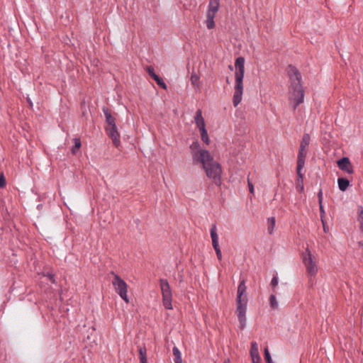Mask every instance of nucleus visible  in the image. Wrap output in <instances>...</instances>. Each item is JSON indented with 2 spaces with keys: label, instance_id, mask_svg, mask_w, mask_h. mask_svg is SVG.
Instances as JSON below:
<instances>
[{
  "label": "nucleus",
  "instance_id": "f257e3e1",
  "mask_svg": "<svg viewBox=\"0 0 363 363\" xmlns=\"http://www.w3.org/2000/svg\"><path fill=\"white\" fill-rule=\"evenodd\" d=\"M201 164L206 176L212 179L217 186L222 184L220 164L214 160L208 151H201L194 155V164Z\"/></svg>",
  "mask_w": 363,
  "mask_h": 363
},
{
  "label": "nucleus",
  "instance_id": "f03ea898",
  "mask_svg": "<svg viewBox=\"0 0 363 363\" xmlns=\"http://www.w3.org/2000/svg\"><path fill=\"white\" fill-rule=\"evenodd\" d=\"M290 80L289 99L293 110L295 111L298 105L304 101V91L301 85L300 72L293 65H289L287 69Z\"/></svg>",
  "mask_w": 363,
  "mask_h": 363
},
{
  "label": "nucleus",
  "instance_id": "7ed1b4c3",
  "mask_svg": "<svg viewBox=\"0 0 363 363\" xmlns=\"http://www.w3.org/2000/svg\"><path fill=\"white\" fill-rule=\"evenodd\" d=\"M245 280L242 279L240 281L238 286L237 298H236V314L240 323V328L244 329L246 327L247 319H246V311L247 298L245 294L246 292Z\"/></svg>",
  "mask_w": 363,
  "mask_h": 363
},
{
  "label": "nucleus",
  "instance_id": "20e7f679",
  "mask_svg": "<svg viewBox=\"0 0 363 363\" xmlns=\"http://www.w3.org/2000/svg\"><path fill=\"white\" fill-rule=\"evenodd\" d=\"M235 84L234 86V94L233 97V104L235 107L238 106L242 101L243 93V78L245 74V59L239 57L236 59L235 63Z\"/></svg>",
  "mask_w": 363,
  "mask_h": 363
},
{
  "label": "nucleus",
  "instance_id": "39448f33",
  "mask_svg": "<svg viewBox=\"0 0 363 363\" xmlns=\"http://www.w3.org/2000/svg\"><path fill=\"white\" fill-rule=\"evenodd\" d=\"M160 286L162 296V304L166 309H172V292L167 279H160Z\"/></svg>",
  "mask_w": 363,
  "mask_h": 363
},
{
  "label": "nucleus",
  "instance_id": "423d86ee",
  "mask_svg": "<svg viewBox=\"0 0 363 363\" xmlns=\"http://www.w3.org/2000/svg\"><path fill=\"white\" fill-rule=\"evenodd\" d=\"M220 8V0H209L206 12V26L208 29L215 28L214 18Z\"/></svg>",
  "mask_w": 363,
  "mask_h": 363
},
{
  "label": "nucleus",
  "instance_id": "0eeeda50",
  "mask_svg": "<svg viewBox=\"0 0 363 363\" xmlns=\"http://www.w3.org/2000/svg\"><path fill=\"white\" fill-rule=\"evenodd\" d=\"M301 257L307 273L311 277L315 276L318 272V266L311 251L307 248Z\"/></svg>",
  "mask_w": 363,
  "mask_h": 363
},
{
  "label": "nucleus",
  "instance_id": "6e6552de",
  "mask_svg": "<svg viewBox=\"0 0 363 363\" xmlns=\"http://www.w3.org/2000/svg\"><path fill=\"white\" fill-rule=\"evenodd\" d=\"M112 284L114 286L116 292L120 296V297L126 303H129V298L127 295V284L118 274H114Z\"/></svg>",
  "mask_w": 363,
  "mask_h": 363
},
{
  "label": "nucleus",
  "instance_id": "1a4fd4ad",
  "mask_svg": "<svg viewBox=\"0 0 363 363\" xmlns=\"http://www.w3.org/2000/svg\"><path fill=\"white\" fill-rule=\"evenodd\" d=\"M210 233H211V238L212 240V245L216 251L217 257L219 260H221L222 259V253H221V250L219 247L218 235L217 233V228H216V224L212 225L211 230H210Z\"/></svg>",
  "mask_w": 363,
  "mask_h": 363
},
{
  "label": "nucleus",
  "instance_id": "9d476101",
  "mask_svg": "<svg viewBox=\"0 0 363 363\" xmlns=\"http://www.w3.org/2000/svg\"><path fill=\"white\" fill-rule=\"evenodd\" d=\"M106 131L108 137L112 140L113 145L116 147L118 148L121 146V140L116 125L106 126Z\"/></svg>",
  "mask_w": 363,
  "mask_h": 363
},
{
  "label": "nucleus",
  "instance_id": "9b49d317",
  "mask_svg": "<svg viewBox=\"0 0 363 363\" xmlns=\"http://www.w3.org/2000/svg\"><path fill=\"white\" fill-rule=\"evenodd\" d=\"M337 164L338 167L341 170H342L350 174H353V172H354L353 167H352V165L350 160L348 157H344L341 158L340 160H339L337 162Z\"/></svg>",
  "mask_w": 363,
  "mask_h": 363
},
{
  "label": "nucleus",
  "instance_id": "f8f14e48",
  "mask_svg": "<svg viewBox=\"0 0 363 363\" xmlns=\"http://www.w3.org/2000/svg\"><path fill=\"white\" fill-rule=\"evenodd\" d=\"M250 356L252 363H260L261 357L259 353L258 345L256 342H251Z\"/></svg>",
  "mask_w": 363,
  "mask_h": 363
},
{
  "label": "nucleus",
  "instance_id": "ddd939ff",
  "mask_svg": "<svg viewBox=\"0 0 363 363\" xmlns=\"http://www.w3.org/2000/svg\"><path fill=\"white\" fill-rule=\"evenodd\" d=\"M147 71L149 75L157 82V84L163 89H167V85L162 80V79L157 75L154 70V68L152 67H147Z\"/></svg>",
  "mask_w": 363,
  "mask_h": 363
},
{
  "label": "nucleus",
  "instance_id": "4468645a",
  "mask_svg": "<svg viewBox=\"0 0 363 363\" xmlns=\"http://www.w3.org/2000/svg\"><path fill=\"white\" fill-rule=\"evenodd\" d=\"M306 157V149L299 147L298 158H297V167L296 169L299 171H302L305 165V160Z\"/></svg>",
  "mask_w": 363,
  "mask_h": 363
},
{
  "label": "nucleus",
  "instance_id": "2eb2a0df",
  "mask_svg": "<svg viewBox=\"0 0 363 363\" xmlns=\"http://www.w3.org/2000/svg\"><path fill=\"white\" fill-rule=\"evenodd\" d=\"M195 123L199 131L206 129V124L204 121V118L202 116V111L201 109H198L196 112V115L194 117Z\"/></svg>",
  "mask_w": 363,
  "mask_h": 363
},
{
  "label": "nucleus",
  "instance_id": "dca6fc26",
  "mask_svg": "<svg viewBox=\"0 0 363 363\" xmlns=\"http://www.w3.org/2000/svg\"><path fill=\"white\" fill-rule=\"evenodd\" d=\"M103 112H104V113L105 115L106 122L108 124L107 126H114V125H116V119L111 115V113L110 110L108 108H106V107H104L103 108Z\"/></svg>",
  "mask_w": 363,
  "mask_h": 363
},
{
  "label": "nucleus",
  "instance_id": "f3484780",
  "mask_svg": "<svg viewBox=\"0 0 363 363\" xmlns=\"http://www.w3.org/2000/svg\"><path fill=\"white\" fill-rule=\"evenodd\" d=\"M297 172V184H296V189L299 192H302L304 189L303 186V174L302 173V171H299L298 169H296Z\"/></svg>",
  "mask_w": 363,
  "mask_h": 363
},
{
  "label": "nucleus",
  "instance_id": "a211bd4d",
  "mask_svg": "<svg viewBox=\"0 0 363 363\" xmlns=\"http://www.w3.org/2000/svg\"><path fill=\"white\" fill-rule=\"evenodd\" d=\"M337 184L339 189L342 191H345L350 186V181L345 178H338Z\"/></svg>",
  "mask_w": 363,
  "mask_h": 363
},
{
  "label": "nucleus",
  "instance_id": "6ab92c4d",
  "mask_svg": "<svg viewBox=\"0 0 363 363\" xmlns=\"http://www.w3.org/2000/svg\"><path fill=\"white\" fill-rule=\"evenodd\" d=\"M191 156H192V160L194 161V155L196 154L198 152H200L201 151H207L206 150L201 149L200 148V144L199 142H194L190 145Z\"/></svg>",
  "mask_w": 363,
  "mask_h": 363
},
{
  "label": "nucleus",
  "instance_id": "aec40b11",
  "mask_svg": "<svg viewBox=\"0 0 363 363\" xmlns=\"http://www.w3.org/2000/svg\"><path fill=\"white\" fill-rule=\"evenodd\" d=\"M174 363H182V354L177 347L174 346L172 349Z\"/></svg>",
  "mask_w": 363,
  "mask_h": 363
},
{
  "label": "nucleus",
  "instance_id": "412c9836",
  "mask_svg": "<svg viewBox=\"0 0 363 363\" xmlns=\"http://www.w3.org/2000/svg\"><path fill=\"white\" fill-rule=\"evenodd\" d=\"M310 140H311V138H310L309 134L304 133L303 135L302 140L301 141V143H300V147L306 149V147L308 146V145L310 143Z\"/></svg>",
  "mask_w": 363,
  "mask_h": 363
},
{
  "label": "nucleus",
  "instance_id": "4be33fe9",
  "mask_svg": "<svg viewBox=\"0 0 363 363\" xmlns=\"http://www.w3.org/2000/svg\"><path fill=\"white\" fill-rule=\"evenodd\" d=\"M267 231L268 233L272 235L274 232V229L275 227V218L274 217H270L267 219Z\"/></svg>",
  "mask_w": 363,
  "mask_h": 363
},
{
  "label": "nucleus",
  "instance_id": "5701e85b",
  "mask_svg": "<svg viewBox=\"0 0 363 363\" xmlns=\"http://www.w3.org/2000/svg\"><path fill=\"white\" fill-rule=\"evenodd\" d=\"M357 221L359 223V228L363 229V206H358Z\"/></svg>",
  "mask_w": 363,
  "mask_h": 363
},
{
  "label": "nucleus",
  "instance_id": "b1692460",
  "mask_svg": "<svg viewBox=\"0 0 363 363\" xmlns=\"http://www.w3.org/2000/svg\"><path fill=\"white\" fill-rule=\"evenodd\" d=\"M139 354L140 363H147L145 347H140L139 349Z\"/></svg>",
  "mask_w": 363,
  "mask_h": 363
},
{
  "label": "nucleus",
  "instance_id": "393cba45",
  "mask_svg": "<svg viewBox=\"0 0 363 363\" xmlns=\"http://www.w3.org/2000/svg\"><path fill=\"white\" fill-rule=\"evenodd\" d=\"M73 140H74V145L72 148V152L73 154H76L77 152V151L79 150V148L81 147V145H82L81 140L79 138H74Z\"/></svg>",
  "mask_w": 363,
  "mask_h": 363
},
{
  "label": "nucleus",
  "instance_id": "a878e982",
  "mask_svg": "<svg viewBox=\"0 0 363 363\" xmlns=\"http://www.w3.org/2000/svg\"><path fill=\"white\" fill-rule=\"evenodd\" d=\"M199 76L196 73H192L191 76V82L195 87L199 86Z\"/></svg>",
  "mask_w": 363,
  "mask_h": 363
},
{
  "label": "nucleus",
  "instance_id": "bb28decb",
  "mask_svg": "<svg viewBox=\"0 0 363 363\" xmlns=\"http://www.w3.org/2000/svg\"><path fill=\"white\" fill-rule=\"evenodd\" d=\"M269 303H270V306L272 308H274V309L278 308L279 303H278L276 296L274 294H272L269 297Z\"/></svg>",
  "mask_w": 363,
  "mask_h": 363
},
{
  "label": "nucleus",
  "instance_id": "cd10ccee",
  "mask_svg": "<svg viewBox=\"0 0 363 363\" xmlns=\"http://www.w3.org/2000/svg\"><path fill=\"white\" fill-rule=\"evenodd\" d=\"M200 133H201V140L207 145L209 144V142H210V140H209V138H208V133H207V130L206 129L205 130H201L200 131Z\"/></svg>",
  "mask_w": 363,
  "mask_h": 363
},
{
  "label": "nucleus",
  "instance_id": "c85d7f7f",
  "mask_svg": "<svg viewBox=\"0 0 363 363\" xmlns=\"http://www.w3.org/2000/svg\"><path fill=\"white\" fill-rule=\"evenodd\" d=\"M264 359L267 362V363H273L272 362V357H271V354L269 352V350L268 348H265L264 349Z\"/></svg>",
  "mask_w": 363,
  "mask_h": 363
},
{
  "label": "nucleus",
  "instance_id": "c756f323",
  "mask_svg": "<svg viewBox=\"0 0 363 363\" xmlns=\"http://www.w3.org/2000/svg\"><path fill=\"white\" fill-rule=\"evenodd\" d=\"M319 208H320V214L321 221L323 223V225H324L323 218L325 217V209L323 208V203L319 204Z\"/></svg>",
  "mask_w": 363,
  "mask_h": 363
},
{
  "label": "nucleus",
  "instance_id": "7c9ffc66",
  "mask_svg": "<svg viewBox=\"0 0 363 363\" xmlns=\"http://www.w3.org/2000/svg\"><path fill=\"white\" fill-rule=\"evenodd\" d=\"M6 186V180L3 173L0 172V188H4Z\"/></svg>",
  "mask_w": 363,
  "mask_h": 363
},
{
  "label": "nucleus",
  "instance_id": "2f4dec72",
  "mask_svg": "<svg viewBox=\"0 0 363 363\" xmlns=\"http://www.w3.org/2000/svg\"><path fill=\"white\" fill-rule=\"evenodd\" d=\"M279 281L277 277H274L271 281V285L273 288H275L278 285Z\"/></svg>",
  "mask_w": 363,
  "mask_h": 363
},
{
  "label": "nucleus",
  "instance_id": "473e14b6",
  "mask_svg": "<svg viewBox=\"0 0 363 363\" xmlns=\"http://www.w3.org/2000/svg\"><path fill=\"white\" fill-rule=\"evenodd\" d=\"M318 203L319 204L323 203V191L321 189H320L319 191L318 192Z\"/></svg>",
  "mask_w": 363,
  "mask_h": 363
},
{
  "label": "nucleus",
  "instance_id": "72a5a7b5",
  "mask_svg": "<svg viewBox=\"0 0 363 363\" xmlns=\"http://www.w3.org/2000/svg\"><path fill=\"white\" fill-rule=\"evenodd\" d=\"M248 187H249L250 192L251 194H254V186H253V184L250 182V180H248Z\"/></svg>",
  "mask_w": 363,
  "mask_h": 363
},
{
  "label": "nucleus",
  "instance_id": "f704fd0d",
  "mask_svg": "<svg viewBox=\"0 0 363 363\" xmlns=\"http://www.w3.org/2000/svg\"><path fill=\"white\" fill-rule=\"evenodd\" d=\"M48 277L49 278V279L52 282L54 283L55 282V279H54V275L53 274H48Z\"/></svg>",
  "mask_w": 363,
  "mask_h": 363
},
{
  "label": "nucleus",
  "instance_id": "c9c22d12",
  "mask_svg": "<svg viewBox=\"0 0 363 363\" xmlns=\"http://www.w3.org/2000/svg\"><path fill=\"white\" fill-rule=\"evenodd\" d=\"M358 245L363 248V242H359Z\"/></svg>",
  "mask_w": 363,
  "mask_h": 363
},
{
  "label": "nucleus",
  "instance_id": "e433bc0d",
  "mask_svg": "<svg viewBox=\"0 0 363 363\" xmlns=\"http://www.w3.org/2000/svg\"><path fill=\"white\" fill-rule=\"evenodd\" d=\"M323 227H324V230L326 231L327 228L325 227V224L323 225Z\"/></svg>",
  "mask_w": 363,
  "mask_h": 363
},
{
  "label": "nucleus",
  "instance_id": "4c0bfd02",
  "mask_svg": "<svg viewBox=\"0 0 363 363\" xmlns=\"http://www.w3.org/2000/svg\"><path fill=\"white\" fill-rule=\"evenodd\" d=\"M360 230H361V231L363 233V228H362V229H360Z\"/></svg>",
  "mask_w": 363,
  "mask_h": 363
},
{
  "label": "nucleus",
  "instance_id": "58836bf2",
  "mask_svg": "<svg viewBox=\"0 0 363 363\" xmlns=\"http://www.w3.org/2000/svg\"><path fill=\"white\" fill-rule=\"evenodd\" d=\"M362 354H363V351H362Z\"/></svg>",
  "mask_w": 363,
  "mask_h": 363
}]
</instances>
